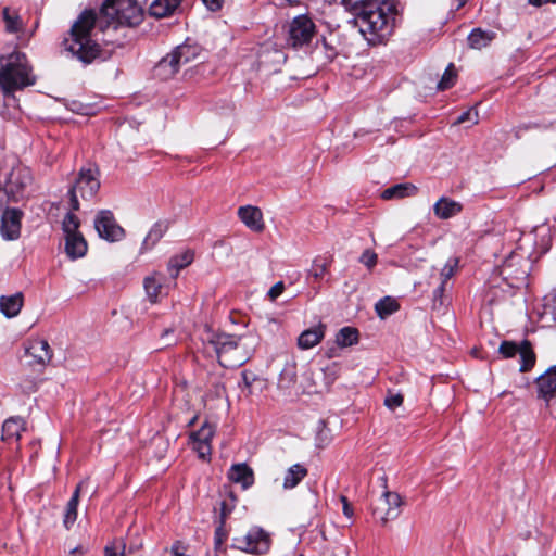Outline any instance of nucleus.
<instances>
[{
	"instance_id": "obj_1",
	"label": "nucleus",
	"mask_w": 556,
	"mask_h": 556,
	"mask_svg": "<svg viewBox=\"0 0 556 556\" xmlns=\"http://www.w3.org/2000/svg\"><path fill=\"white\" fill-rule=\"evenodd\" d=\"M97 21L96 12L91 10L84 11L63 41L64 49L84 64H90L97 58L105 59L96 39H93Z\"/></svg>"
},
{
	"instance_id": "obj_2",
	"label": "nucleus",
	"mask_w": 556,
	"mask_h": 556,
	"mask_svg": "<svg viewBox=\"0 0 556 556\" xmlns=\"http://www.w3.org/2000/svg\"><path fill=\"white\" fill-rule=\"evenodd\" d=\"M396 10L390 2L383 1L365 7L356 13L355 25L370 45L381 43L387 40L395 25Z\"/></svg>"
},
{
	"instance_id": "obj_3",
	"label": "nucleus",
	"mask_w": 556,
	"mask_h": 556,
	"mask_svg": "<svg viewBox=\"0 0 556 556\" xmlns=\"http://www.w3.org/2000/svg\"><path fill=\"white\" fill-rule=\"evenodd\" d=\"M35 84V76L26 55L14 51L2 58L0 67V87L5 94Z\"/></svg>"
},
{
	"instance_id": "obj_4",
	"label": "nucleus",
	"mask_w": 556,
	"mask_h": 556,
	"mask_svg": "<svg viewBox=\"0 0 556 556\" xmlns=\"http://www.w3.org/2000/svg\"><path fill=\"white\" fill-rule=\"evenodd\" d=\"M243 337L228 333H210L206 346L216 354L223 367H238L243 365L251 356Z\"/></svg>"
},
{
	"instance_id": "obj_5",
	"label": "nucleus",
	"mask_w": 556,
	"mask_h": 556,
	"mask_svg": "<svg viewBox=\"0 0 556 556\" xmlns=\"http://www.w3.org/2000/svg\"><path fill=\"white\" fill-rule=\"evenodd\" d=\"M101 17L111 20L123 28L136 26L142 21V10L135 0H105Z\"/></svg>"
},
{
	"instance_id": "obj_6",
	"label": "nucleus",
	"mask_w": 556,
	"mask_h": 556,
	"mask_svg": "<svg viewBox=\"0 0 556 556\" xmlns=\"http://www.w3.org/2000/svg\"><path fill=\"white\" fill-rule=\"evenodd\" d=\"M100 189L99 170L96 166L89 165L81 167L74 181V185L68 190L70 204L73 211L79 210L80 197L83 200L92 199Z\"/></svg>"
},
{
	"instance_id": "obj_7",
	"label": "nucleus",
	"mask_w": 556,
	"mask_h": 556,
	"mask_svg": "<svg viewBox=\"0 0 556 556\" xmlns=\"http://www.w3.org/2000/svg\"><path fill=\"white\" fill-rule=\"evenodd\" d=\"M33 182L28 167L17 164L11 168L2 185L8 201L17 202L26 197L27 188Z\"/></svg>"
},
{
	"instance_id": "obj_8",
	"label": "nucleus",
	"mask_w": 556,
	"mask_h": 556,
	"mask_svg": "<svg viewBox=\"0 0 556 556\" xmlns=\"http://www.w3.org/2000/svg\"><path fill=\"white\" fill-rule=\"evenodd\" d=\"M231 547L255 555H264L270 548L269 534L260 527H252L245 534L232 538Z\"/></svg>"
},
{
	"instance_id": "obj_9",
	"label": "nucleus",
	"mask_w": 556,
	"mask_h": 556,
	"mask_svg": "<svg viewBox=\"0 0 556 556\" xmlns=\"http://www.w3.org/2000/svg\"><path fill=\"white\" fill-rule=\"evenodd\" d=\"M316 34L314 22L307 15L295 16L288 29L287 43L292 48H302L311 43Z\"/></svg>"
},
{
	"instance_id": "obj_10",
	"label": "nucleus",
	"mask_w": 556,
	"mask_h": 556,
	"mask_svg": "<svg viewBox=\"0 0 556 556\" xmlns=\"http://www.w3.org/2000/svg\"><path fill=\"white\" fill-rule=\"evenodd\" d=\"M94 228L100 238L106 241H119L124 238V229L116 223L113 213L109 210L98 212L94 217Z\"/></svg>"
},
{
	"instance_id": "obj_11",
	"label": "nucleus",
	"mask_w": 556,
	"mask_h": 556,
	"mask_svg": "<svg viewBox=\"0 0 556 556\" xmlns=\"http://www.w3.org/2000/svg\"><path fill=\"white\" fill-rule=\"evenodd\" d=\"M402 506L401 496L391 491H384L379 505L375 508L374 515L384 526L390 520H394L400 516Z\"/></svg>"
},
{
	"instance_id": "obj_12",
	"label": "nucleus",
	"mask_w": 556,
	"mask_h": 556,
	"mask_svg": "<svg viewBox=\"0 0 556 556\" xmlns=\"http://www.w3.org/2000/svg\"><path fill=\"white\" fill-rule=\"evenodd\" d=\"M214 433L215 426L205 421L198 431L191 434L193 450L198 453L200 458L206 459L211 456V440Z\"/></svg>"
},
{
	"instance_id": "obj_13",
	"label": "nucleus",
	"mask_w": 556,
	"mask_h": 556,
	"mask_svg": "<svg viewBox=\"0 0 556 556\" xmlns=\"http://www.w3.org/2000/svg\"><path fill=\"white\" fill-rule=\"evenodd\" d=\"M23 213L17 208H7L1 218L0 232L4 240H16L21 235Z\"/></svg>"
},
{
	"instance_id": "obj_14",
	"label": "nucleus",
	"mask_w": 556,
	"mask_h": 556,
	"mask_svg": "<svg viewBox=\"0 0 556 556\" xmlns=\"http://www.w3.org/2000/svg\"><path fill=\"white\" fill-rule=\"evenodd\" d=\"M240 220L252 231L261 232L264 230L263 213L256 206H241L238 210Z\"/></svg>"
},
{
	"instance_id": "obj_15",
	"label": "nucleus",
	"mask_w": 556,
	"mask_h": 556,
	"mask_svg": "<svg viewBox=\"0 0 556 556\" xmlns=\"http://www.w3.org/2000/svg\"><path fill=\"white\" fill-rule=\"evenodd\" d=\"M26 354L41 366L47 365L52 358V350L48 341L43 339L29 341L26 348Z\"/></svg>"
},
{
	"instance_id": "obj_16",
	"label": "nucleus",
	"mask_w": 556,
	"mask_h": 556,
	"mask_svg": "<svg viewBox=\"0 0 556 556\" xmlns=\"http://www.w3.org/2000/svg\"><path fill=\"white\" fill-rule=\"evenodd\" d=\"M87 486H88L87 479L80 481L77 484L71 500L67 502L64 518H63V523L66 529H70L77 519V507H78V503H79V495H80V492L83 490H85Z\"/></svg>"
},
{
	"instance_id": "obj_17",
	"label": "nucleus",
	"mask_w": 556,
	"mask_h": 556,
	"mask_svg": "<svg viewBox=\"0 0 556 556\" xmlns=\"http://www.w3.org/2000/svg\"><path fill=\"white\" fill-rule=\"evenodd\" d=\"M539 396L543 397L547 403L556 392V367L548 369L541 375L538 380Z\"/></svg>"
},
{
	"instance_id": "obj_18",
	"label": "nucleus",
	"mask_w": 556,
	"mask_h": 556,
	"mask_svg": "<svg viewBox=\"0 0 556 556\" xmlns=\"http://www.w3.org/2000/svg\"><path fill=\"white\" fill-rule=\"evenodd\" d=\"M463 210V205L450 198L442 197L433 205V212L440 219H448Z\"/></svg>"
},
{
	"instance_id": "obj_19",
	"label": "nucleus",
	"mask_w": 556,
	"mask_h": 556,
	"mask_svg": "<svg viewBox=\"0 0 556 556\" xmlns=\"http://www.w3.org/2000/svg\"><path fill=\"white\" fill-rule=\"evenodd\" d=\"M325 336V326H318L304 330L298 338V346L301 350H308L317 345Z\"/></svg>"
},
{
	"instance_id": "obj_20",
	"label": "nucleus",
	"mask_w": 556,
	"mask_h": 556,
	"mask_svg": "<svg viewBox=\"0 0 556 556\" xmlns=\"http://www.w3.org/2000/svg\"><path fill=\"white\" fill-rule=\"evenodd\" d=\"M228 477L232 482L240 483L244 490L254 483L253 470L247 464L233 465Z\"/></svg>"
},
{
	"instance_id": "obj_21",
	"label": "nucleus",
	"mask_w": 556,
	"mask_h": 556,
	"mask_svg": "<svg viewBox=\"0 0 556 556\" xmlns=\"http://www.w3.org/2000/svg\"><path fill=\"white\" fill-rule=\"evenodd\" d=\"M181 67L174 50L164 56L155 66V72L162 79H168L173 77Z\"/></svg>"
},
{
	"instance_id": "obj_22",
	"label": "nucleus",
	"mask_w": 556,
	"mask_h": 556,
	"mask_svg": "<svg viewBox=\"0 0 556 556\" xmlns=\"http://www.w3.org/2000/svg\"><path fill=\"white\" fill-rule=\"evenodd\" d=\"M65 252L71 260L83 257L87 252V242L81 233L65 237Z\"/></svg>"
},
{
	"instance_id": "obj_23",
	"label": "nucleus",
	"mask_w": 556,
	"mask_h": 556,
	"mask_svg": "<svg viewBox=\"0 0 556 556\" xmlns=\"http://www.w3.org/2000/svg\"><path fill=\"white\" fill-rule=\"evenodd\" d=\"M496 38V34L493 31H486L479 27L471 29L468 35V46L471 49L481 50L490 46V43Z\"/></svg>"
},
{
	"instance_id": "obj_24",
	"label": "nucleus",
	"mask_w": 556,
	"mask_h": 556,
	"mask_svg": "<svg viewBox=\"0 0 556 556\" xmlns=\"http://www.w3.org/2000/svg\"><path fill=\"white\" fill-rule=\"evenodd\" d=\"M124 28L111 20H106V26L103 28V42L105 46L122 48L124 46L125 34H119Z\"/></svg>"
},
{
	"instance_id": "obj_25",
	"label": "nucleus",
	"mask_w": 556,
	"mask_h": 556,
	"mask_svg": "<svg viewBox=\"0 0 556 556\" xmlns=\"http://www.w3.org/2000/svg\"><path fill=\"white\" fill-rule=\"evenodd\" d=\"M25 430V421L21 417H11L3 422L2 439L4 441L17 442L21 432Z\"/></svg>"
},
{
	"instance_id": "obj_26",
	"label": "nucleus",
	"mask_w": 556,
	"mask_h": 556,
	"mask_svg": "<svg viewBox=\"0 0 556 556\" xmlns=\"http://www.w3.org/2000/svg\"><path fill=\"white\" fill-rule=\"evenodd\" d=\"M417 193V187L410 182H403L391 186L382 191L381 198L383 200L403 199L413 197Z\"/></svg>"
},
{
	"instance_id": "obj_27",
	"label": "nucleus",
	"mask_w": 556,
	"mask_h": 556,
	"mask_svg": "<svg viewBox=\"0 0 556 556\" xmlns=\"http://www.w3.org/2000/svg\"><path fill=\"white\" fill-rule=\"evenodd\" d=\"M22 306L23 295L20 292L0 298V311L8 318L15 317L20 313Z\"/></svg>"
},
{
	"instance_id": "obj_28",
	"label": "nucleus",
	"mask_w": 556,
	"mask_h": 556,
	"mask_svg": "<svg viewBox=\"0 0 556 556\" xmlns=\"http://www.w3.org/2000/svg\"><path fill=\"white\" fill-rule=\"evenodd\" d=\"M201 51L202 49L199 45L188 42L174 49V52L181 66L195 61L200 56Z\"/></svg>"
},
{
	"instance_id": "obj_29",
	"label": "nucleus",
	"mask_w": 556,
	"mask_h": 556,
	"mask_svg": "<svg viewBox=\"0 0 556 556\" xmlns=\"http://www.w3.org/2000/svg\"><path fill=\"white\" fill-rule=\"evenodd\" d=\"M307 476V469L301 464H294L288 468L283 477V489L295 488Z\"/></svg>"
},
{
	"instance_id": "obj_30",
	"label": "nucleus",
	"mask_w": 556,
	"mask_h": 556,
	"mask_svg": "<svg viewBox=\"0 0 556 556\" xmlns=\"http://www.w3.org/2000/svg\"><path fill=\"white\" fill-rule=\"evenodd\" d=\"M168 225L166 222H156L146 236L141 250L152 249L167 231Z\"/></svg>"
},
{
	"instance_id": "obj_31",
	"label": "nucleus",
	"mask_w": 556,
	"mask_h": 556,
	"mask_svg": "<svg viewBox=\"0 0 556 556\" xmlns=\"http://www.w3.org/2000/svg\"><path fill=\"white\" fill-rule=\"evenodd\" d=\"M180 0H153L150 13L155 17H165L172 14L179 5Z\"/></svg>"
},
{
	"instance_id": "obj_32",
	"label": "nucleus",
	"mask_w": 556,
	"mask_h": 556,
	"mask_svg": "<svg viewBox=\"0 0 556 556\" xmlns=\"http://www.w3.org/2000/svg\"><path fill=\"white\" fill-rule=\"evenodd\" d=\"M313 55L316 61L320 62L321 64H326L336 58L337 51L325 39H323L320 42L318 41L316 43Z\"/></svg>"
},
{
	"instance_id": "obj_33",
	"label": "nucleus",
	"mask_w": 556,
	"mask_h": 556,
	"mask_svg": "<svg viewBox=\"0 0 556 556\" xmlns=\"http://www.w3.org/2000/svg\"><path fill=\"white\" fill-rule=\"evenodd\" d=\"M193 261V252L192 251H185L181 254H178L170 258L169 261V270L172 273L173 277H176L180 269L185 268L186 266L190 265Z\"/></svg>"
},
{
	"instance_id": "obj_34",
	"label": "nucleus",
	"mask_w": 556,
	"mask_h": 556,
	"mask_svg": "<svg viewBox=\"0 0 556 556\" xmlns=\"http://www.w3.org/2000/svg\"><path fill=\"white\" fill-rule=\"evenodd\" d=\"M358 341V331L352 327H344L339 330L336 337V342L339 346H351Z\"/></svg>"
},
{
	"instance_id": "obj_35",
	"label": "nucleus",
	"mask_w": 556,
	"mask_h": 556,
	"mask_svg": "<svg viewBox=\"0 0 556 556\" xmlns=\"http://www.w3.org/2000/svg\"><path fill=\"white\" fill-rule=\"evenodd\" d=\"M397 308L399 305L396 301L390 296H384L383 299L379 300L375 305L376 313L380 318H386L387 316L396 312Z\"/></svg>"
},
{
	"instance_id": "obj_36",
	"label": "nucleus",
	"mask_w": 556,
	"mask_h": 556,
	"mask_svg": "<svg viewBox=\"0 0 556 556\" xmlns=\"http://www.w3.org/2000/svg\"><path fill=\"white\" fill-rule=\"evenodd\" d=\"M144 290L152 303L156 302V299L161 292L162 283L161 280L156 278V276H150L144 279Z\"/></svg>"
},
{
	"instance_id": "obj_37",
	"label": "nucleus",
	"mask_w": 556,
	"mask_h": 556,
	"mask_svg": "<svg viewBox=\"0 0 556 556\" xmlns=\"http://www.w3.org/2000/svg\"><path fill=\"white\" fill-rule=\"evenodd\" d=\"M2 14H3V20L5 22V29L9 33L14 34V33H17L21 30L22 20L17 14L11 15L9 8H4L2 11Z\"/></svg>"
},
{
	"instance_id": "obj_38",
	"label": "nucleus",
	"mask_w": 556,
	"mask_h": 556,
	"mask_svg": "<svg viewBox=\"0 0 556 556\" xmlns=\"http://www.w3.org/2000/svg\"><path fill=\"white\" fill-rule=\"evenodd\" d=\"M79 227V219L78 217L73 213L70 212L65 215L62 224L63 231L65 233V237L70 235H78L80 233L78 231Z\"/></svg>"
},
{
	"instance_id": "obj_39",
	"label": "nucleus",
	"mask_w": 556,
	"mask_h": 556,
	"mask_svg": "<svg viewBox=\"0 0 556 556\" xmlns=\"http://www.w3.org/2000/svg\"><path fill=\"white\" fill-rule=\"evenodd\" d=\"M228 538V533L225 530L224 517L219 519V523L215 529L214 533V548L215 552H224V543Z\"/></svg>"
},
{
	"instance_id": "obj_40",
	"label": "nucleus",
	"mask_w": 556,
	"mask_h": 556,
	"mask_svg": "<svg viewBox=\"0 0 556 556\" xmlns=\"http://www.w3.org/2000/svg\"><path fill=\"white\" fill-rule=\"evenodd\" d=\"M455 81H456V71H455L454 65L450 64L446 67L441 80L438 83V89L439 90L450 89L451 87L454 86Z\"/></svg>"
},
{
	"instance_id": "obj_41",
	"label": "nucleus",
	"mask_w": 556,
	"mask_h": 556,
	"mask_svg": "<svg viewBox=\"0 0 556 556\" xmlns=\"http://www.w3.org/2000/svg\"><path fill=\"white\" fill-rule=\"evenodd\" d=\"M329 267V262L323 260L320 257H316L313 261L312 268L308 270V276L313 277L315 280L320 279L327 273Z\"/></svg>"
},
{
	"instance_id": "obj_42",
	"label": "nucleus",
	"mask_w": 556,
	"mask_h": 556,
	"mask_svg": "<svg viewBox=\"0 0 556 556\" xmlns=\"http://www.w3.org/2000/svg\"><path fill=\"white\" fill-rule=\"evenodd\" d=\"M535 364V354L532 350L531 343L523 340V371L530 370Z\"/></svg>"
},
{
	"instance_id": "obj_43",
	"label": "nucleus",
	"mask_w": 556,
	"mask_h": 556,
	"mask_svg": "<svg viewBox=\"0 0 556 556\" xmlns=\"http://www.w3.org/2000/svg\"><path fill=\"white\" fill-rule=\"evenodd\" d=\"M343 5L349 11H353L356 13L364 10L365 7H369L375 4L372 0H342Z\"/></svg>"
},
{
	"instance_id": "obj_44",
	"label": "nucleus",
	"mask_w": 556,
	"mask_h": 556,
	"mask_svg": "<svg viewBox=\"0 0 556 556\" xmlns=\"http://www.w3.org/2000/svg\"><path fill=\"white\" fill-rule=\"evenodd\" d=\"M498 352L504 358H509L515 356L517 352H521V348L518 346L515 342L503 341L498 348Z\"/></svg>"
},
{
	"instance_id": "obj_45",
	"label": "nucleus",
	"mask_w": 556,
	"mask_h": 556,
	"mask_svg": "<svg viewBox=\"0 0 556 556\" xmlns=\"http://www.w3.org/2000/svg\"><path fill=\"white\" fill-rule=\"evenodd\" d=\"M359 263L364 264L369 270L372 269L378 261V255L370 249H366L359 256Z\"/></svg>"
},
{
	"instance_id": "obj_46",
	"label": "nucleus",
	"mask_w": 556,
	"mask_h": 556,
	"mask_svg": "<svg viewBox=\"0 0 556 556\" xmlns=\"http://www.w3.org/2000/svg\"><path fill=\"white\" fill-rule=\"evenodd\" d=\"M457 265H458L457 258H451L447 261V263L444 265V267L441 270L442 281H444L446 283L447 280L453 277Z\"/></svg>"
},
{
	"instance_id": "obj_47",
	"label": "nucleus",
	"mask_w": 556,
	"mask_h": 556,
	"mask_svg": "<svg viewBox=\"0 0 556 556\" xmlns=\"http://www.w3.org/2000/svg\"><path fill=\"white\" fill-rule=\"evenodd\" d=\"M466 122H469L471 125H475L478 123V112L473 109L467 110L466 112H463L457 119L454 122L455 125L464 124Z\"/></svg>"
},
{
	"instance_id": "obj_48",
	"label": "nucleus",
	"mask_w": 556,
	"mask_h": 556,
	"mask_svg": "<svg viewBox=\"0 0 556 556\" xmlns=\"http://www.w3.org/2000/svg\"><path fill=\"white\" fill-rule=\"evenodd\" d=\"M105 556H125V544L117 542L111 546H106Z\"/></svg>"
},
{
	"instance_id": "obj_49",
	"label": "nucleus",
	"mask_w": 556,
	"mask_h": 556,
	"mask_svg": "<svg viewBox=\"0 0 556 556\" xmlns=\"http://www.w3.org/2000/svg\"><path fill=\"white\" fill-rule=\"evenodd\" d=\"M403 403V396L401 394H389L384 400V405L390 409H395Z\"/></svg>"
},
{
	"instance_id": "obj_50",
	"label": "nucleus",
	"mask_w": 556,
	"mask_h": 556,
	"mask_svg": "<svg viewBox=\"0 0 556 556\" xmlns=\"http://www.w3.org/2000/svg\"><path fill=\"white\" fill-rule=\"evenodd\" d=\"M285 290V285L282 281H278L276 282L267 292V295L269 298L270 301H276V299L278 296H280L282 294Z\"/></svg>"
},
{
	"instance_id": "obj_51",
	"label": "nucleus",
	"mask_w": 556,
	"mask_h": 556,
	"mask_svg": "<svg viewBox=\"0 0 556 556\" xmlns=\"http://www.w3.org/2000/svg\"><path fill=\"white\" fill-rule=\"evenodd\" d=\"M286 378H288L289 382H293L294 381L295 372H294V367L293 366L287 367V368H285L282 370V372L280 375V381H283Z\"/></svg>"
},
{
	"instance_id": "obj_52",
	"label": "nucleus",
	"mask_w": 556,
	"mask_h": 556,
	"mask_svg": "<svg viewBox=\"0 0 556 556\" xmlns=\"http://www.w3.org/2000/svg\"><path fill=\"white\" fill-rule=\"evenodd\" d=\"M211 11H216L222 7V0H202Z\"/></svg>"
},
{
	"instance_id": "obj_53",
	"label": "nucleus",
	"mask_w": 556,
	"mask_h": 556,
	"mask_svg": "<svg viewBox=\"0 0 556 556\" xmlns=\"http://www.w3.org/2000/svg\"><path fill=\"white\" fill-rule=\"evenodd\" d=\"M341 501H342V503H343V514H344L346 517H349V518H350V517H352V515H353V509H352V507L350 506V504H349V502H348L346 497H345V496H342V497H341Z\"/></svg>"
},
{
	"instance_id": "obj_54",
	"label": "nucleus",
	"mask_w": 556,
	"mask_h": 556,
	"mask_svg": "<svg viewBox=\"0 0 556 556\" xmlns=\"http://www.w3.org/2000/svg\"><path fill=\"white\" fill-rule=\"evenodd\" d=\"M254 376L249 372H242V381L247 388H250L252 382L254 381Z\"/></svg>"
},
{
	"instance_id": "obj_55",
	"label": "nucleus",
	"mask_w": 556,
	"mask_h": 556,
	"mask_svg": "<svg viewBox=\"0 0 556 556\" xmlns=\"http://www.w3.org/2000/svg\"><path fill=\"white\" fill-rule=\"evenodd\" d=\"M445 290V282L441 281L440 286L433 291V295L435 299L441 298Z\"/></svg>"
},
{
	"instance_id": "obj_56",
	"label": "nucleus",
	"mask_w": 556,
	"mask_h": 556,
	"mask_svg": "<svg viewBox=\"0 0 556 556\" xmlns=\"http://www.w3.org/2000/svg\"><path fill=\"white\" fill-rule=\"evenodd\" d=\"M530 4H533L535 7H541L543 4L547 3H556V0H528Z\"/></svg>"
},
{
	"instance_id": "obj_57",
	"label": "nucleus",
	"mask_w": 556,
	"mask_h": 556,
	"mask_svg": "<svg viewBox=\"0 0 556 556\" xmlns=\"http://www.w3.org/2000/svg\"><path fill=\"white\" fill-rule=\"evenodd\" d=\"M181 546H180V543H175L172 547V553L174 556H186L181 551H180Z\"/></svg>"
},
{
	"instance_id": "obj_58",
	"label": "nucleus",
	"mask_w": 556,
	"mask_h": 556,
	"mask_svg": "<svg viewBox=\"0 0 556 556\" xmlns=\"http://www.w3.org/2000/svg\"><path fill=\"white\" fill-rule=\"evenodd\" d=\"M173 333V330L172 329H166L163 334H162V339L165 340L164 344L165 345H170L174 340H167V338Z\"/></svg>"
},
{
	"instance_id": "obj_59",
	"label": "nucleus",
	"mask_w": 556,
	"mask_h": 556,
	"mask_svg": "<svg viewBox=\"0 0 556 556\" xmlns=\"http://www.w3.org/2000/svg\"><path fill=\"white\" fill-rule=\"evenodd\" d=\"M228 514V510L226 508V504L223 502L222 503V515H220V519L224 517V520L226 519V516Z\"/></svg>"
},
{
	"instance_id": "obj_60",
	"label": "nucleus",
	"mask_w": 556,
	"mask_h": 556,
	"mask_svg": "<svg viewBox=\"0 0 556 556\" xmlns=\"http://www.w3.org/2000/svg\"><path fill=\"white\" fill-rule=\"evenodd\" d=\"M468 0H458L457 9L464 7Z\"/></svg>"
},
{
	"instance_id": "obj_61",
	"label": "nucleus",
	"mask_w": 556,
	"mask_h": 556,
	"mask_svg": "<svg viewBox=\"0 0 556 556\" xmlns=\"http://www.w3.org/2000/svg\"><path fill=\"white\" fill-rule=\"evenodd\" d=\"M554 315H555V319H556V299L554 300Z\"/></svg>"
},
{
	"instance_id": "obj_62",
	"label": "nucleus",
	"mask_w": 556,
	"mask_h": 556,
	"mask_svg": "<svg viewBox=\"0 0 556 556\" xmlns=\"http://www.w3.org/2000/svg\"><path fill=\"white\" fill-rule=\"evenodd\" d=\"M298 1H299V0H288V2H289L290 4H294V3H296Z\"/></svg>"
},
{
	"instance_id": "obj_63",
	"label": "nucleus",
	"mask_w": 556,
	"mask_h": 556,
	"mask_svg": "<svg viewBox=\"0 0 556 556\" xmlns=\"http://www.w3.org/2000/svg\"><path fill=\"white\" fill-rule=\"evenodd\" d=\"M382 481H383V486L386 488V485H387V479H386V478H382Z\"/></svg>"
},
{
	"instance_id": "obj_64",
	"label": "nucleus",
	"mask_w": 556,
	"mask_h": 556,
	"mask_svg": "<svg viewBox=\"0 0 556 556\" xmlns=\"http://www.w3.org/2000/svg\"><path fill=\"white\" fill-rule=\"evenodd\" d=\"M3 192L2 185L0 184V193Z\"/></svg>"
}]
</instances>
